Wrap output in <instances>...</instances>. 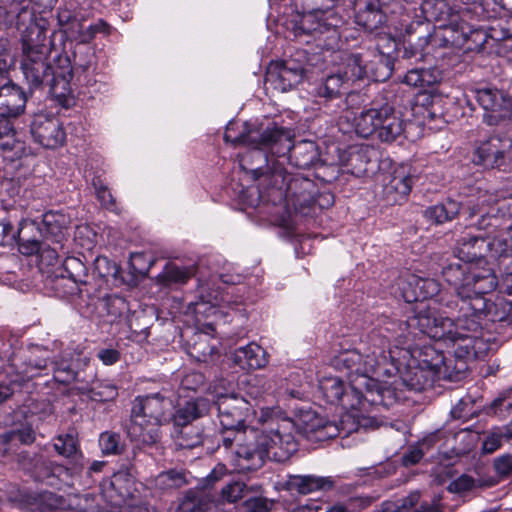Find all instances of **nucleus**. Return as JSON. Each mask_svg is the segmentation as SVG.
I'll list each match as a JSON object with an SVG mask.
<instances>
[{
  "label": "nucleus",
  "instance_id": "obj_43",
  "mask_svg": "<svg viewBox=\"0 0 512 512\" xmlns=\"http://www.w3.org/2000/svg\"><path fill=\"white\" fill-rule=\"evenodd\" d=\"M174 438L181 448H194L202 443V436L198 428L191 425L174 427Z\"/></svg>",
  "mask_w": 512,
  "mask_h": 512
},
{
  "label": "nucleus",
  "instance_id": "obj_59",
  "mask_svg": "<svg viewBox=\"0 0 512 512\" xmlns=\"http://www.w3.org/2000/svg\"><path fill=\"white\" fill-rule=\"evenodd\" d=\"M504 440L503 431L501 428H497L485 437L482 445V449L485 453L495 452Z\"/></svg>",
  "mask_w": 512,
  "mask_h": 512
},
{
  "label": "nucleus",
  "instance_id": "obj_18",
  "mask_svg": "<svg viewBox=\"0 0 512 512\" xmlns=\"http://www.w3.org/2000/svg\"><path fill=\"white\" fill-rule=\"evenodd\" d=\"M374 379L361 377L359 383L355 384L356 395L360 399L358 411L367 410L369 406L382 405L391 406L396 400V390Z\"/></svg>",
  "mask_w": 512,
  "mask_h": 512
},
{
  "label": "nucleus",
  "instance_id": "obj_6",
  "mask_svg": "<svg viewBox=\"0 0 512 512\" xmlns=\"http://www.w3.org/2000/svg\"><path fill=\"white\" fill-rule=\"evenodd\" d=\"M269 128H272V124L266 127H256L248 122L241 123V129L238 133H235L236 129H239L238 123L231 122L227 125L226 132L224 134V140L234 145H247L249 149L239 155V165L242 170L249 172L254 180L262 179V185L271 189V174L277 170L282 169L279 166H273L270 170L268 168L269 154L272 155V148L266 146L260 138L253 137L251 135L264 134Z\"/></svg>",
  "mask_w": 512,
  "mask_h": 512
},
{
  "label": "nucleus",
  "instance_id": "obj_16",
  "mask_svg": "<svg viewBox=\"0 0 512 512\" xmlns=\"http://www.w3.org/2000/svg\"><path fill=\"white\" fill-rule=\"evenodd\" d=\"M173 409L174 403L170 397L152 393L134 399L131 415L162 426L171 420Z\"/></svg>",
  "mask_w": 512,
  "mask_h": 512
},
{
  "label": "nucleus",
  "instance_id": "obj_62",
  "mask_svg": "<svg viewBox=\"0 0 512 512\" xmlns=\"http://www.w3.org/2000/svg\"><path fill=\"white\" fill-rule=\"evenodd\" d=\"M70 506H73L74 508L78 509L81 512H88L94 510L96 507H99L100 504L96 503L94 504V499L91 497L90 494H84V495H76L73 496L70 499Z\"/></svg>",
  "mask_w": 512,
  "mask_h": 512
},
{
  "label": "nucleus",
  "instance_id": "obj_2",
  "mask_svg": "<svg viewBox=\"0 0 512 512\" xmlns=\"http://www.w3.org/2000/svg\"><path fill=\"white\" fill-rule=\"evenodd\" d=\"M21 59L20 68L30 90L48 87L52 97L63 106L73 101L72 78L74 70L88 71L95 64L94 50L79 43L74 50V67L66 54H58L49 61L52 53V42L47 30L37 23L25 28L20 37Z\"/></svg>",
  "mask_w": 512,
  "mask_h": 512
},
{
  "label": "nucleus",
  "instance_id": "obj_45",
  "mask_svg": "<svg viewBox=\"0 0 512 512\" xmlns=\"http://www.w3.org/2000/svg\"><path fill=\"white\" fill-rule=\"evenodd\" d=\"M89 398L93 401L107 402L116 399L118 388L108 380L96 381L89 389Z\"/></svg>",
  "mask_w": 512,
  "mask_h": 512
},
{
  "label": "nucleus",
  "instance_id": "obj_4",
  "mask_svg": "<svg viewBox=\"0 0 512 512\" xmlns=\"http://www.w3.org/2000/svg\"><path fill=\"white\" fill-rule=\"evenodd\" d=\"M305 6L302 13H292L286 20V27L294 38L309 43L311 40H324L327 49H334L340 40L339 28L342 19L329 9L325 2L334 0H302Z\"/></svg>",
  "mask_w": 512,
  "mask_h": 512
},
{
  "label": "nucleus",
  "instance_id": "obj_14",
  "mask_svg": "<svg viewBox=\"0 0 512 512\" xmlns=\"http://www.w3.org/2000/svg\"><path fill=\"white\" fill-rule=\"evenodd\" d=\"M408 286L409 290L404 292L405 300L407 302H420V304L416 307L415 314L413 316L409 317L406 321L399 322L398 324H392L396 327L392 328L391 330L409 332L414 336L427 335L429 337L427 333L421 332L419 329L407 326V324L413 317L419 314L421 309L431 308L435 311L438 317H444L438 313L435 306H432L430 303L424 304L423 302L425 300H432L433 303L439 302L444 306L447 300H445L442 295L439 298L434 299L439 295L440 292V284L435 279L412 276L408 281Z\"/></svg>",
  "mask_w": 512,
  "mask_h": 512
},
{
  "label": "nucleus",
  "instance_id": "obj_44",
  "mask_svg": "<svg viewBox=\"0 0 512 512\" xmlns=\"http://www.w3.org/2000/svg\"><path fill=\"white\" fill-rule=\"evenodd\" d=\"M63 269L67 277L76 285L87 283L88 273L85 264L77 257H66L63 262Z\"/></svg>",
  "mask_w": 512,
  "mask_h": 512
},
{
  "label": "nucleus",
  "instance_id": "obj_41",
  "mask_svg": "<svg viewBox=\"0 0 512 512\" xmlns=\"http://www.w3.org/2000/svg\"><path fill=\"white\" fill-rule=\"evenodd\" d=\"M500 219L496 216L481 215V217L475 223H471V227H475L479 230V234L484 236L485 241H493L494 237L499 235L505 229H512L511 225L500 227Z\"/></svg>",
  "mask_w": 512,
  "mask_h": 512
},
{
  "label": "nucleus",
  "instance_id": "obj_5",
  "mask_svg": "<svg viewBox=\"0 0 512 512\" xmlns=\"http://www.w3.org/2000/svg\"><path fill=\"white\" fill-rule=\"evenodd\" d=\"M444 280L454 288L455 296L444 306L449 312H462L463 302H471L478 293H490L498 286V278L490 266L472 265L453 257L442 267Z\"/></svg>",
  "mask_w": 512,
  "mask_h": 512
},
{
  "label": "nucleus",
  "instance_id": "obj_53",
  "mask_svg": "<svg viewBox=\"0 0 512 512\" xmlns=\"http://www.w3.org/2000/svg\"><path fill=\"white\" fill-rule=\"evenodd\" d=\"M35 222H31L29 225L25 224L22 228L17 231V237L19 239V250L22 254L32 255L40 254L44 241L37 239H29L24 237V231L30 227L35 226Z\"/></svg>",
  "mask_w": 512,
  "mask_h": 512
},
{
  "label": "nucleus",
  "instance_id": "obj_30",
  "mask_svg": "<svg viewBox=\"0 0 512 512\" xmlns=\"http://www.w3.org/2000/svg\"><path fill=\"white\" fill-rule=\"evenodd\" d=\"M127 435L137 447L151 446L158 443L161 438L160 425L130 415Z\"/></svg>",
  "mask_w": 512,
  "mask_h": 512
},
{
  "label": "nucleus",
  "instance_id": "obj_11",
  "mask_svg": "<svg viewBox=\"0 0 512 512\" xmlns=\"http://www.w3.org/2000/svg\"><path fill=\"white\" fill-rule=\"evenodd\" d=\"M387 351H373L362 355L358 350H347L339 353L332 360L333 367L343 373L355 390V384L361 377L370 378L373 374H381L388 361Z\"/></svg>",
  "mask_w": 512,
  "mask_h": 512
},
{
  "label": "nucleus",
  "instance_id": "obj_49",
  "mask_svg": "<svg viewBox=\"0 0 512 512\" xmlns=\"http://www.w3.org/2000/svg\"><path fill=\"white\" fill-rule=\"evenodd\" d=\"M362 62L359 54H351L347 57L344 71L341 74L347 83L364 78L366 69Z\"/></svg>",
  "mask_w": 512,
  "mask_h": 512
},
{
  "label": "nucleus",
  "instance_id": "obj_31",
  "mask_svg": "<svg viewBox=\"0 0 512 512\" xmlns=\"http://www.w3.org/2000/svg\"><path fill=\"white\" fill-rule=\"evenodd\" d=\"M413 185V177L403 168L395 170L387 183L384 185L383 192L387 201L392 204L401 203L410 193Z\"/></svg>",
  "mask_w": 512,
  "mask_h": 512
},
{
  "label": "nucleus",
  "instance_id": "obj_60",
  "mask_svg": "<svg viewBox=\"0 0 512 512\" xmlns=\"http://www.w3.org/2000/svg\"><path fill=\"white\" fill-rule=\"evenodd\" d=\"M243 505L247 512H269L273 502L264 497H252L245 500Z\"/></svg>",
  "mask_w": 512,
  "mask_h": 512
},
{
  "label": "nucleus",
  "instance_id": "obj_57",
  "mask_svg": "<svg viewBox=\"0 0 512 512\" xmlns=\"http://www.w3.org/2000/svg\"><path fill=\"white\" fill-rule=\"evenodd\" d=\"M477 486H479L478 480L467 474H463L455 480L451 481L447 489L451 493H464L474 489Z\"/></svg>",
  "mask_w": 512,
  "mask_h": 512
},
{
  "label": "nucleus",
  "instance_id": "obj_26",
  "mask_svg": "<svg viewBox=\"0 0 512 512\" xmlns=\"http://www.w3.org/2000/svg\"><path fill=\"white\" fill-rule=\"evenodd\" d=\"M506 145L499 136H491L476 147L473 162L487 169L500 168L505 163Z\"/></svg>",
  "mask_w": 512,
  "mask_h": 512
},
{
  "label": "nucleus",
  "instance_id": "obj_3",
  "mask_svg": "<svg viewBox=\"0 0 512 512\" xmlns=\"http://www.w3.org/2000/svg\"><path fill=\"white\" fill-rule=\"evenodd\" d=\"M304 414L298 423L286 417L279 408L259 409V418L255 432L248 445L240 447L238 454L241 459L239 466L242 471L261 468L266 460L283 463L297 451L298 443L295 430L300 427Z\"/></svg>",
  "mask_w": 512,
  "mask_h": 512
},
{
  "label": "nucleus",
  "instance_id": "obj_27",
  "mask_svg": "<svg viewBox=\"0 0 512 512\" xmlns=\"http://www.w3.org/2000/svg\"><path fill=\"white\" fill-rule=\"evenodd\" d=\"M27 96L19 85L8 82L0 86V118L19 117L25 110Z\"/></svg>",
  "mask_w": 512,
  "mask_h": 512
},
{
  "label": "nucleus",
  "instance_id": "obj_22",
  "mask_svg": "<svg viewBox=\"0 0 512 512\" xmlns=\"http://www.w3.org/2000/svg\"><path fill=\"white\" fill-rule=\"evenodd\" d=\"M319 389L327 402L340 404L344 409L358 411L360 398L349 385V391L345 390L343 381L338 377H324L319 380Z\"/></svg>",
  "mask_w": 512,
  "mask_h": 512
},
{
  "label": "nucleus",
  "instance_id": "obj_48",
  "mask_svg": "<svg viewBox=\"0 0 512 512\" xmlns=\"http://www.w3.org/2000/svg\"><path fill=\"white\" fill-rule=\"evenodd\" d=\"M487 35L495 41H512V14L493 22Z\"/></svg>",
  "mask_w": 512,
  "mask_h": 512
},
{
  "label": "nucleus",
  "instance_id": "obj_56",
  "mask_svg": "<svg viewBox=\"0 0 512 512\" xmlns=\"http://www.w3.org/2000/svg\"><path fill=\"white\" fill-rule=\"evenodd\" d=\"M57 19L59 25L66 30L80 31L82 28V25L76 17L75 12L67 7L59 9L57 13Z\"/></svg>",
  "mask_w": 512,
  "mask_h": 512
},
{
  "label": "nucleus",
  "instance_id": "obj_61",
  "mask_svg": "<svg viewBox=\"0 0 512 512\" xmlns=\"http://www.w3.org/2000/svg\"><path fill=\"white\" fill-rule=\"evenodd\" d=\"M48 241H44L42 249L40 251L39 257L41 262L47 264V265H55L59 258V251L63 250L59 245L53 244L51 247L48 243Z\"/></svg>",
  "mask_w": 512,
  "mask_h": 512
},
{
  "label": "nucleus",
  "instance_id": "obj_13",
  "mask_svg": "<svg viewBox=\"0 0 512 512\" xmlns=\"http://www.w3.org/2000/svg\"><path fill=\"white\" fill-rule=\"evenodd\" d=\"M361 425L358 417L348 412L341 416L339 423L328 421L314 412H307L301 420L300 427L307 440L322 442L340 434L348 436L357 432Z\"/></svg>",
  "mask_w": 512,
  "mask_h": 512
},
{
  "label": "nucleus",
  "instance_id": "obj_29",
  "mask_svg": "<svg viewBox=\"0 0 512 512\" xmlns=\"http://www.w3.org/2000/svg\"><path fill=\"white\" fill-rule=\"evenodd\" d=\"M440 27L443 29V37L449 48H462L469 39H473L474 42L481 39L479 43L480 47H482L485 42L486 35L480 30H472L465 22H450Z\"/></svg>",
  "mask_w": 512,
  "mask_h": 512
},
{
  "label": "nucleus",
  "instance_id": "obj_55",
  "mask_svg": "<svg viewBox=\"0 0 512 512\" xmlns=\"http://www.w3.org/2000/svg\"><path fill=\"white\" fill-rule=\"evenodd\" d=\"M248 489L249 487L245 483L236 481L224 486L221 494L223 499L234 503L244 497ZM250 489H252V487H250Z\"/></svg>",
  "mask_w": 512,
  "mask_h": 512
},
{
  "label": "nucleus",
  "instance_id": "obj_28",
  "mask_svg": "<svg viewBox=\"0 0 512 512\" xmlns=\"http://www.w3.org/2000/svg\"><path fill=\"white\" fill-rule=\"evenodd\" d=\"M69 219L61 212H47L43 215L41 224L37 226L44 241H50L52 244L64 247L63 241L66 239Z\"/></svg>",
  "mask_w": 512,
  "mask_h": 512
},
{
  "label": "nucleus",
  "instance_id": "obj_64",
  "mask_svg": "<svg viewBox=\"0 0 512 512\" xmlns=\"http://www.w3.org/2000/svg\"><path fill=\"white\" fill-rule=\"evenodd\" d=\"M494 468L498 475L506 477L512 473V456L502 455L495 459Z\"/></svg>",
  "mask_w": 512,
  "mask_h": 512
},
{
  "label": "nucleus",
  "instance_id": "obj_50",
  "mask_svg": "<svg viewBox=\"0 0 512 512\" xmlns=\"http://www.w3.org/2000/svg\"><path fill=\"white\" fill-rule=\"evenodd\" d=\"M99 446L105 455H117L123 450L121 436L115 432H103L99 437Z\"/></svg>",
  "mask_w": 512,
  "mask_h": 512
},
{
  "label": "nucleus",
  "instance_id": "obj_1",
  "mask_svg": "<svg viewBox=\"0 0 512 512\" xmlns=\"http://www.w3.org/2000/svg\"><path fill=\"white\" fill-rule=\"evenodd\" d=\"M486 293H477L471 302H463L462 312L456 320L438 317L431 308L421 309L407 326L427 333L429 338L451 346L457 361L458 372L467 369L466 359L476 358L489 350L481 335L482 320L491 322H512V302L503 298L490 301Z\"/></svg>",
  "mask_w": 512,
  "mask_h": 512
},
{
  "label": "nucleus",
  "instance_id": "obj_36",
  "mask_svg": "<svg viewBox=\"0 0 512 512\" xmlns=\"http://www.w3.org/2000/svg\"><path fill=\"white\" fill-rule=\"evenodd\" d=\"M348 83L344 80L341 73L328 76L321 82L317 88L316 97L323 99L321 103L328 104L335 100L341 102L342 95L346 94Z\"/></svg>",
  "mask_w": 512,
  "mask_h": 512
},
{
  "label": "nucleus",
  "instance_id": "obj_46",
  "mask_svg": "<svg viewBox=\"0 0 512 512\" xmlns=\"http://www.w3.org/2000/svg\"><path fill=\"white\" fill-rule=\"evenodd\" d=\"M35 441V432L31 427H23L19 430H12L0 435V447H4V452H7L6 446L12 443L20 442L21 444L30 445Z\"/></svg>",
  "mask_w": 512,
  "mask_h": 512
},
{
  "label": "nucleus",
  "instance_id": "obj_42",
  "mask_svg": "<svg viewBox=\"0 0 512 512\" xmlns=\"http://www.w3.org/2000/svg\"><path fill=\"white\" fill-rule=\"evenodd\" d=\"M194 273L193 267H179L175 264H167L159 277L167 285H183Z\"/></svg>",
  "mask_w": 512,
  "mask_h": 512
},
{
  "label": "nucleus",
  "instance_id": "obj_40",
  "mask_svg": "<svg viewBox=\"0 0 512 512\" xmlns=\"http://www.w3.org/2000/svg\"><path fill=\"white\" fill-rule=\"evenodd\" d=\"M248 432V429L243 428L235 429L233 431L224 428H222L221 430V442L225 449L233 450L232 453L234 455V464L235 467L240 471H242L239 466V460L241 459V457L238 454V452L241 446L248 445L250 443L251 439L249 441L244 442V439L246 438Z\"/></svg>",
  "mask_w": 512,
  "mask_h": 512
},
{
  "label": "nucleus",
  "instance_id": "obj_37",
  "mask_svg": "<svg viewBox=\"0 0 512 512\" xmlns=\"http://www.w3.org/2000/svg\"><path fill=\"white\" fill-rule=\"evenodd\" d=\"M187 476L184 470L169 469L152 480V487L161 494L171 493L189 484Z\"/></svg>",
  "mask_w": 512,
  "mask_h": 512
},
{
  "label": "nucleus",
  "instance_id": "obj_10",
  "mask_svg": "<svg viewBox=\"0 0 512 512\" xmlns=\"http://www.w3.org/2000/svg\"><path fill=\"white\" fill-rule=\"evenodd\" d=\"M260 138L263 143L272 148V156L289 155L291 163L300 169H309L319 161V152L317 145L313 141H300L292 144L290 132L282 127L272 123L264 134L251 135Z\"/></svg>",
  "mask_w": 512,
  "mask_h": 512
},
{
  "label": "nucleus",
  "instance_id": "obj_8",
  "mask_svg": "<svg viewBox=\"0 0 512 512\" xmlns=\"http://www.w3.org/2000/svg\"><path fill=\"white\" fill-rule=\"evenodd\" d=\"M357 135L363 138L375 135L381 142L392 143L402 136L405 122L401 113L388 103L365 109L353 119Z\"/></svg>",
  "mask_w": 512,
  "mask_h": 512
},
{
  "label": "nucleus",
  "instance_id": "obj_19",
  "mask_svg": "<svg viewBox=\"0 0 512 512\" xmlns=\"http://www.w3.org/2000/svg\"><path fill=\"white\" fill-rule=\"evenodd\" d=\"M303 75L304 68L301 63L293 59L277 61L269 65L265 83L277 91L286 92L298 85Z\"/></svg>",
  "mask_w": 512,
  "mask_h": 512
},
{
  "label": "nucleus",
  "instance_id": "obj_39",
  "mask_svg": "<svg viewBox=\"0 0 512 512\" xmlns=\"http://www.w3.org/2000/svg\"><path fill=\"white\" fill-rule=\"evenodd\" d=\"M99 497L106 504V506L101 508L106 509L108 512H117L114 509L122 508L130 499L119 491L110 479H105L101 482Z\"/></svg>",
  "mask_w": 512,
  "mask_h": 512
},
{
  "label": "nucleus",
  "instance_id": "obj_54",
  "mask_svg": "<svg viewBox=\"0 0 512 512\" xmlns=\"http://www.w3.org/2000/svg\"><path fill=\"white\" fill-rule=\"evenodd\" d=\"M55 450L64 457H71L77 452V440L73 433L59 435L54 442Z\"/></svg>",
  "mask_w": 512,
  "mask_h": 512
},
{
  "label": "nucleus",
  "instance_id": "obj_47",
  "mask_svg": "<svg viewBox=\"0 0 512 512\" xmlns=\"http://www.w3.org/2000/svg\"><path fill=\"white\" fill-rule=\"evenodd\" d=\"M21 147L11 120L0 118V148L10 151Z\"/></svg>",
  "mask_w": 512,
  "mask_h": 512
},
{
  "label": "nucleus",
  "instance_id": "obj_33",
  "mask_svg": "<svg viewBox=\"0 0 512 512\" xmlns=\"http://www.w3.org/2000/svg\"><path fill=\"white\" fill-rule=\"evenodd\" d=\"M208 409L205 399H190L178 404L175 413H172L174 427L190 425L194 420L201 418Z\"/></svg>",
  "mask_w": 512,
  "mask_h": 512
},
{
  "label": "nucleus",
  "instance_id": "obj_32",
  "mask_svg": "<svg viewBox=\"0 0 512 512\" xmlns=\"http://www.w3.org/2000/svg\"><path fill=\"white\" fill-rule=\"evenodd\" d=\"M266 351L255 342L237 348L233 353V362L243 370L264 367L268 360Z\"/></svg>",
  "mask_w": 512,
  "mask_h": 512
},
{
  "label": "nucleus",
  "instance_id": "obj_35",
  "mask_svg": "<svg viewBox=\"0 0 512 512\" xmlns=\"http://www.w3.org/2000/svg\"><path fill=\"white\" fill-rule=\"evenodd\" d=\"M32 16L28 4H25L24 1L13 2L10 4L9 8L0 6V28L15 24L20 30L21 25H24L28 21L29 24L26 26L27 28L30 24L35 23Z\"/></svg>",
  "mask_w": 512,
  "mask_h": 512
},
{
  "label": "nucleus",
  "instance_id": "obj_51",
  "mask_svg": "<svg viewBox=\"0 0 512 512\" xmlns=\"http://www.w3.org/2000/svg\"><path fill=\"white\" fill-rule=\"evenodd\" d=\"M205 501L199 491L188 490L179 503V512H202Z\"/></svg>",
  "mask_w": 512,
  "mask_h": 512
},
{
  "label": "nucleus",
  "instance_id": "obj_17",
  "mask_svg": "<svg viewBox=\"0 0 512 512\" xmlns=\"http://www.w3.org/2000/svg\"><path fill=\"white\" fill-rule=\"evenodd\" d=\"M476 101L486 111L483 122L488 126H499L506 121V112L512 106V98L497 88L485 87L475 92Z\"/></svg>",
  "mask_w": 512,
  "mask_h": 512
},
{
  "label": "nucleus",
  "instance_id": "obj_7",
  "mask_svg": "<svg viewBox=\"0 0 512 512\" xmlns=\"http://www.w3.org/2000/svg\"><path fill=\"white\" fill-rule=\"evenodd\" d=\"M387 331L390 329L387 328ZM416 337L409 332L391 330V335L387 336V339L389 343L393 342L394 344L386 352L388 361L383 366L381 374L398 373L402 386L407 390L420 392L431 386L432 379L428 371L414 365V361L411 362L412 341Z\"/></svg>",
  "mask_w": 512,
  "mask_h": 512
},
{
  "label": "nucleus",
  "instance_id": "obj_24",
  "mask_svg": "<svg viewBox=\"0 0 512 512\" xmlns=\"http://www.w3.org/2000/svg\"><path fill=\"white\" fill-rule=\"evenodd\" d=\"M339 477L321 476L316 474L290 475L286 481V488L289 491L301 495H308L315 492H330L337 487Z\"/></svg>",
  "mask_w": 512,
  "mask_h": 512
},
{
  "label": "nucleus",
  "instance_id": "obj_21",
  "mask_svg": "<svg viewBox=\"0 0 512 512\" xmlns=\"http://www.w3.org/2000/svg\"><path fill=\"white\" fill-rule=\"evenodd\" d=\"M413 25L407 29L408 38L406 40V46L404 48L405 57H415L418 54L429 55L430 53L436 52L438 49L449 48L446 40H444V33L441 27L434 28L433 32H428L425 35H419L415 37L412 34Z\"/></svg>",
  "mask_w": 512,
  "mask_h": 512
},
{
  "label": "nucleus",
  "instance_id": "obj_34",
  "mask_svg": "<svg viewBox=\"0 0 512 512\" xmlns=\"http://www.w3.org/2000/svg\"><path fill=\"white\" fill-rule=\"evenodd\" d=\"M355 22L368 32H374L385 22V15L380 9L379 0H367L364 8H359Z\"/></svg>",
  "mask_w": 512,
  "mask_h": 512
},
{
  "label": "nucleus",
  "instance_id": "obj_12",
  "mask_svg": "<svg viewBox=\"0 0 512 512\" xmlns=\"http://www.w3.org/2000/svg\"><path fill=\"white\" fill-rule=\"evenodd\" d=\"M222 428L227 430L248 429L250 436L259 418V411L243 397L238 395H220L215 402Z\"/></svg>",
  "mask_w": 512,
  "mask_h": 512
},
{
  "label": "nucleus",
  "instance_id": "obj_25",
  "mask_svg": "<svg viewBox=\"0 0 512 512\" xmlns=\"http://www.w3.org/2000/svg\"><path fill=\"white\" fill-rule=\"evenodd\" d=\"M487 242L483 235L468 232L456 241L454 257L468 264L485 266L487 263L482 257L488 252Z\"/></svg>",
  "mask_w": 512,
  "mask_h": 512
},
{
  "label": "nucleus",
  "instance_id": "obj_9",
  "mask_svg": "<svg viewBox=\"0 0 512 512\" xmlns=\"http://www.w3.org/2000/svg\"><path fill=\"white\" fill-rule=\"evenodd\" d=\"M270 178L271 189L277 193L275 199H284L287 207L303 216H309L315 209L317 188L312 180L292 176L284 169L275 170Z\"/></svg>",
  "mask_w": 512,
  "mask_h": 512
},
{
  "label": "nucleus",
  "instance_id": "obj_58",
  "mask_svg": "<svg viewBox=\"0 0 512 512\" xmlns=\"http://www.w3.org/2000/svg\"><path fill=\"white\" fill-rule=\"evenodd\" d=\"M110 480L124 495L129 498L133 496L134 480L127 472L119 471L114 473Z\"/></svg>",
  "mask_w": 512,
  "mask_h": 512
},
{
  "label": "nucleus",
  "instance_id": "obj_15",
  "mask_svg": "<svg viewBox=\"0 0 512 512\" xmlns=\"http://www.w3.org/2000/svg\"><path fill=\"white\" fill-rule=\"evenodd\" d=\"M52 352L42 346L33 345L29 347L24 357L25 367L19 371L22 378H32L40 374L51 362L54 370V377L59 382H69L74 379L75 373L67 360L51 361Z\"/></svg>",
  "mask_w": 512,
  "mask_h": 512
},
{
  "label": "nucleus",
  "instance_id": "obj_38",
  "mask_svg": "<svg viewBox=\"0 0 512 512\" xmlns=\"http://www.w3.org/2000/svg\"><path fill=\"white\" fill-rule=\"evenodd\" d=\"M461 204L455 200L448 199L444 203L428 207L424 216L435 224H442L453 220L460 212Z\"/></svg>",
  "mask_w": 512,
  "mask_h": 512
},
{
  "label": "nucleus",
  "instance_id": "obj_23",
  "mask_svg": "<svg viewBox=\"0 0 512 512\" xmlns=\"http://www.w3.org/2000/svg\"><path fill=\"white\" fill-rule=\"evenodd\" d=\"M486 248L502 273L499 281L512 277V224L511 229L503 230L493 241H488Z\"/></svg>",
  "mask_w": 512,
  "mask_h": 512
},
{
  "label": "nucleus",
  "instance_id": "obj_20",
  "mask_svg": "<svg viewBox=\"0 0 512 512\" xmlns=\"http://www.w3.org/2000/svg\"><path fill=\"white\" fill-rule=\"evenodd\" d=\"M31 134L36 142L49 149L61 146L66 138L60 119L45 114H36L33 117Z\"/></svg>",
  "mask_w": 512,
  "mask_h": 512
},
{
  "label": "nucleus",
  "instance_id": "obj_52",
  "mask_svg": "<svg viewBox=\"0 0 512 512\" xmlns=\"http://www.w3.org/2000/svg\"><path fill=\"white\" fill-rule=\"evenodd\" d=\"M35 222H31L29 225L25 224L22 228L17 231V237L19 239V250L22 254L32 255L40 254L44 241L37 239H29L24 237V231L30 227L35 226Z\"/></svg>",
  "mask_w": 512,
  "mask_h": 512
},
{
  "label": "nucleus",
  "instance_id": "obj_63",
  "mask_svg": "<svg viewBox=\"0 0 512 512\" xmlns=\"http://www.w3.org/2000/svg\"><path fill=\"white\" fill-rule=\"evenodd\" d=\"M95 268L101 277L116 276L118 272L117 265L106 257H98L95 262Z\"/></svg>",
  "mask_w": 512,
  "mask_h": 512
}]
</instances>
